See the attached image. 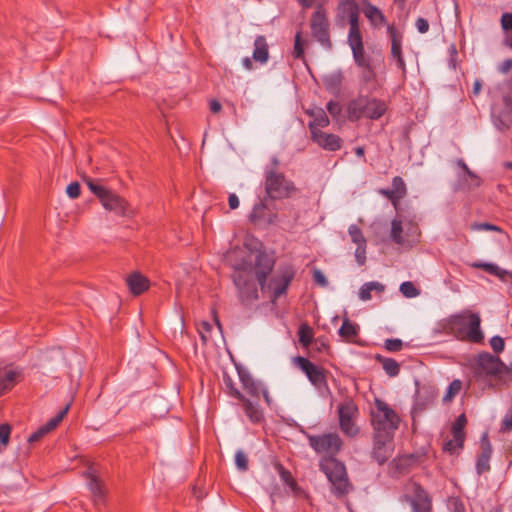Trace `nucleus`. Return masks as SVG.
<instances>
[{
	"instance_id": "nucleus-55",
	"label": "nucleus",
	"mask_w": 512,
	"mask_h": 512,
	"mask_svg": "<svg viewBox=\"0 0 512 512\" xmlns=\"http://www.w3.org/2000/svg\"><path fill=\"white\" fill-rule=\"evenodd\" d=\"M361 80L366 84L376 80V74L371 64L368 65V67H363V71L361 73Z\"/></svg>"
},
{
	"instance_id": "nucleus-38",
	"label": "nucleus",
	"mask_w": 512,
	"mask_h": 512,
	"mask_svg": "<svg viewBox=\"0 0 512 512\" xmlns=\"http://www.w3.org/2000/svg\"><path fill=\"white\" fill-rule=\"evenodd\" d=\"M501 26L502 29L506 32L504 44L507 47L512 48V13L505 12L502 14Z\"/></svg>"
},
{
	"instance_id": "nucleus-36",
	"label": "nucleus",
	"mask_w": 512,
	"mask_h": 512,
	"mask_svg": "<svg viewBox=\"0 0 512 512\" xmlns=\"http://www.w3.org/2000/svg\"><path fill=\"white\" fill-rule=\"evenodd\" d=\"M274 468L276 469V471L278 472L279 476H280V479L282 480V482L284 484H286L287 486H289L291 488L292 491L296 492L299 490V486L296 482V480L293 478L291 472L286 469L282 463L280 462H276L274 464Z\"/></svg>"
},
{
	"instance_id": "nucleus-44",
	"label": "nucleus",
	"mask_w": 512,
	"mask_h": 512,
	"mask_svg": "<svg viewBox=\"0 0 512 512\" xmlns=\"http://www.w3.org/2000/svg\"><path fill=\"white\" fill-rule=\"evenodd\" d=\"M402 232H403L402 221L399 219H393L391 222L390 237L394 243H396L398 245L404 244Z\"/></svg>"
},
{
	"instance_id": "nucleus-14",
	"label": "nucleus",
	"mask_w": 512,
	"mask_h": 512,
	"mask_svg": "<svg viewBox=\"0 0 512 512\" xmlns=\"http://www.w3.org/2000/svg\"><path fill=\"white\" fill-rule=\"evenodd\" d=\"M294 361L316 388L322 389L327 387L326 371L322 367L315 365L309 359L302 356H297Z\"/></svg>"
},
{
	"instance_id": "nucleus-3",
	"label": "nucleus",
	"mask_w": 512,
	"mask_h": 512,
	"mask_svg": "<svg viewBox=\"0 0 512 512\" xmlns=\"http://www.w3.org/2000/svg\"><path fill=\"white\" fill-rule=\"evenodd\" d=\"M371 424L374 434L394 436L400 418L398 414L383 400L375 398L374 409L371 410Z\"/></svg>"
},
{
	"instance_id": "nucleus-16",
	"label": "nucleus",
	"mask_w": 512,
	"mask_h": 512,
	"mask_svg": "<svg viewBox=\"0 0 512 512\" xmlns=\"http://www.w3.org/2000/svg\"><path fill=\"white\" fill-rule=\"evenodd\" d=\"M387 34L391 40V57L396 61L398 69L405 73L406 63L402 53L403 35L394 25L387 26Z\"/></svg>"
},
{
	"instance_id": "nucleus-6",
	"label": "nucleus",
	"mask_w": 512,
	"mask_h": 512,
	"mask_svg": "<svg viewBox=\"0 0 512 512\" xmlns=\"http://www.w3.org/2000/svg\"><path fill=\"white\" fill-rule=\"evenodd\" d=\"M232 279L237 288L240 302L243 305H251L259 299L258 288L250 271L244 267H236Z\"/></svg>"
},
{
	"instance_id": "nucleus-57",
	"label": "nucleus",
	"mask_w": 512,
	"mask_h": 512,
	"mask_svg": "<svg viewBox=\"0 0 512 512\" xmlns=\"http://www.w3.org/2000/svg\"><path fill=\"white\" fill-rule=\"evenodd\" d=\"M403 343L400 339L385 340L384 347L390 352H397L402 349Z\"/></svg>"
},
{
	"instance_id": "nucleus-9",
	"label": "nucleus",
	"mask_w": 512,
	"mask_h": 512,
	"mask_svg": "<svg viewBox=\"0 0 512 512\" xmlns=\"http://www.w3.org/2000/svg\"><path fill=\"white\" fill-rule=\"evenodd\" d=\"M296 271L291 264L280 266L277 273L267 280L266 290L270 292V300L275 303L287 290L295 277Z\"/></svg>"
},
{
	"instance_id": "nucleus-51",
	"label": "nucleus",
	"mask_w": 512,
	"mask_h": 512,
	"mask_svg": "<svg viewBox=\"0 0 512 512\" xmlns=\"http://www.w3.org/2000/svg\"><path fill=\"white\" fill-rule=\"evenodd\" d=\"M400 292L407 298H414L420 294V290L410 281H405L400 285Z\"/></svg>"
},
{
	"instance_id": "nucleus-29",
	"label": "nucleus",
	"mask_w": 512,
	"mask_h": 512,
	"mask_svg": "<svg viewBox=\"0 0 512 512\" xmlns=\"http://www.w3.org/2000/svg\"><path fill=\"white\" fill-rule=\"evenodd\" d=\"M88 487L93 496L94 502H103L105 497V488L103 482L95 475L92 470L86 472Z\"/></svg>"
},
{
	"instance_id": "nucleus-25",
	"label": "nucleus",
	"mask_w": 512,
	"mask_h": 512,
	"mask_svg": "<svg viewBox=\"0 0 512 512\" xmlns=\"http://www.w3.org/2000/svg\"><path fill=\"white\" fill-rule=\"evenodd\" d=\"M101 204L106 210L113 211L117 215H127L129 207L128 202L124 198L114 193L112 190L103 199Z\"/></svg>"
},
{
	"instance_id": "nucleus-62",
	"label": "nucleus",
	"mask_w": 512,
	"mask_h": 512,
	"mask_svg": "<svg viewBox=\"0 0 512 512\" xmlns=\"http://www.w3.org/2000/svg\"><path fill=\"white\" fill-rule=\"evenodd\" d=\"M46 434H48V432L45 430V428L43 426H41L39 429H37L35 432H33L29 438H28V442L29 443H34V442H37L39 441L42 437H44Z\"/></svg>"
},
{
	"instance_id": "nucleus-18",
	"label": "nucleus",
	"mask_w": 512,
	"mask_h": 512,
	"mask_svg": "<svg viewBox=\"0 0 512 512\" xmlns=\"http://www.w3.org/2000/svg\"><path fill=\"white\" fill-rule=\"evenodd\" d=\"M348 233L351 237V241L357 245L355 250V259L357 263L362 266L366 262V238L364 237L362 230L355 224L349 226Z\"/></svg>"
},
{
	"instance_id": "nucleus-11",
	"label": "nucleus",
	"mask_w": 512,
	"mask_h": 512,
	"mask_svg": "<svg viewBox=\"0 0 512 512\" xmlns=\"http://www.w3.org/2000/svg\"><path fill=\"white\" fill-rule=\"evenodd\" d=\"M357 413L358 407L352 400H347L338 406L340 429L349 437H354L359 432V429L354 422Z\"/></svg>"
},
{
	"instance_id": "nucleus-63",
	"label": "nucleus",
	"mask_w": 512,
	"mask_h": 512,
	"mask_svg": "<svg viewBox=\"0 0 512 512\" xmlns=\"http://www.w3.org/2000/svg\"><path fill=\"white\" fill-rule=\"evenodd\" d=\"M415 25H416L418 32L421 34H424V33L428 32V30H429V23L423 17H419L416 20Z\"/></svg>"
},
{
	"instance_id": "nucleus-49",
	"label": "nucleus",
	"mask_w": 512,
	"mask_h": 512,
	"mask_svg": "<svg viewBox=\"0 0 512 512\" xmlns=\"http://www.w3.org/2000/svg\"><path fill=\"white\" fill-rule=\"evenodd\" d=\"M462 388V382L458 379L453 380L446 391V394L443 397L444 402H450L452 399L459 394L460 390Z\"/></svg>"
},
{
	"instance_id": "nucleus-8",
	"label": "nucleus",
	"mask_w": 512,
	"mask_h": 512,
	"mask_svg": "<svg viewBox=\"0 0 512 512\" xmlns=\"http://www.w3.org/2000/svg\"><path fill=\"white\" fill-rule=\"evenodd\" d=\"M310 29L313 38L326 50L332 48L330 39V23L327 12L322 4L317 5L310 18Z\"/></svg>"
},
{
	"instance_id": "nucleus-28",
	"label": "nucleus",
	"mask_w": 512,
	"mask_h": 512,
	"mask_svg": "<svg viewBox=\"0 0 512 512\" xmlns=\"http://www.w3.org/2000/svg\"><path fill=\"white\" fill-rule=\"evenodd\" d=\"M22 373L20 370H5L0 372V397L10 390L20 381Z\"/></svg>"
},
{
	"instance_id": "nucleus-64",
	"label": "nucleus",
	"mask_w": 512,
	"mask_h": 512,
	"mask_svg": "<svg viewBox=\"0 0 512 512\" xmlns=\"http://www.w3.org/2000/svg\"><path fill=\"white\" fill-rule=\"evenodd\" d=\"M372 290L370 289V286L368 283H365L362 285L359 291V297L363 301L370 300L372 298L371 295Z\"/></svg>"
},
{
	"instance_id": "nucleus-34",
	"label": "nucleus",
	"mask_w": 512,
	"mask_h": 512,
	"mask_svg": "<svg viewBox=\"0 0 512 512\" xmlns=\"http://www.w3.org/2000/svg\"><path fill=\"white\" fill-rule=\"evenodd\" d=\"M364 15L366 18L370 21L371 25L375 28H379L386 24L387 20L385 15L382 13V11L368 3L364 8Z\"/></svg>"
},
{
	"instance_id": "nucleus-47",
	"label": "nucleus",
	"mask_w": 512,
	"mask_h": 512,
	"mask_svg": "<svg viewBox=\"0 0 512 512\" xmlns=\"http://www.w3.org/2000/svg\"><path fill=\"white\" fill-rule=\"evenodd\" d=\"M69 404L59 411L53 418H51L43 427L49 433L53 431L63 420L69 410Z\"/></svg>"
},
{
	"instance_id": "nucleus-7",
	"label": "nucleus",
	"mask_w": 512,
	"mask_h": 512,
	"mask_svg": "<svg viewBox=\"0 0 512 512\" xmlns=\"http://www.w3.org/2000/svg\"><path fill=\"white\" fill-rule=\"evenodd\" d=\"M306 436L309 446L317 453L324 454L323 457H335L341 451L343 440L336 432L312 435L303 432Z\"/></svg>"
},
{
	"instance_id": "nucleus-12",
	"label": "nucleus",
	"mask_w": 512,
	"mask_h": 512,
	"mask_svg": "<svg viewBox=\"0 0 512 512\" xmlns=\"http://www.w3.org/2000/svg\"><path fill=\"white\" fill-rule=\"evenodd\" d=\"M275 263L276 260L272 255H269L263 250L257 251L253 270L262 292L266 291L267 278L273 271Z\"/></svg>"
},
{
	"instance_id": "nucleus-20",
	"label": "nucleus",
	"mask_w": 512,
	"mask_h": 512,
	"mask_svg": "<svg viewBox=\"0 0 512 512\" xmlns=\"http://www.w3.org/2000/svg\"><path fill=\"white\" fill-rule=\"evenodd\" d=\"M311 139L324 150L338 151L342 147V139L336 134L313 130Z\"/></svg>"
},
{
	"instance_id": "nucleus-42",
	"label": "nucleus",
	"mask_w": 512,
	"mask_h": 512,
	"mask_svg": "<svg viewBox=\"0 0 512 512\" xmlns=\"http://www.w3.org/2000/svg\"><path fill=\"white\" fill-rule=\"evenodd\" d=\"M471 266L474 268L482 269L485 272L495 275L502 280L505 279V274H508L507 270L501 269L497 265L492 264V263H480L479 262V263H473Z\"/></svg>"
},
{
	"instance_id": "nucleus-22",
	"label": "nucleus",
	"mask_w": 512,
	"mask_h": 512,
	"mask_svg": "<svg viewBox=\"0 0 512 512\" xmlns=\"http://www.w3.org/2000/svg\"><path fill=\"white\" fill-rule=\"evenodd\" d=\"M239 401L245 415L252 424H261L264 421V412L259 405V400L244 396Z\"/></svg>"
},
{
	"instance_id": "nucleus-45",
	"label": "nucleus",
	"mask_w": 512,
	"mask_h": 512,
	"mask_svg": "<svg viewBox=\"0 0 512 512\" xmlns=\"http://www.w3.org/2000/svg\"><path fill=\"white\" fill-rule=\"evenodd\" d=\"M465 439L457 440L452 436V439H448L443 443V451L448 452L449 454H456L464 447Z\"/></svg>"
},
{
	"instance_id": "nucleus-31",
	"label": "nucleus",
	"mask_w": 512,
	"mask_h": 512,
	"mask_svg": "<svg viewBox=\"0 0 512 512\" xmlns=\"http://www.w3.org/2000/svg\"><path fill=\"white\" fill-rule=\"evenodd\" d=\"M435 399L436 393L434 390L422 387L417 390L414 407L419 411H423L427 406L433 404Z\"/></svg>"
},
{
	"instance_id": "nucleus-52",
	"label": "nucleus",
	"mask_w": 512,
	"mask_h": 512,
	"mask_svg": "<svg viewBox=\"0 0 512 512\" xmlns=\"http://www.w3.org/2000/svg\"><path fill=\"white\" fill-rule=\"evenodd\" d=\"M235 464L237 466V468L241 471H246L248 470V458L246 456V454L241 451V450H238L235 454Z\"/></svg>"
},
{
	"instance_id": "nucleus-19",
	"label": "nucleus",
	"mask_w": 512,
	"mask_h": 512,
	"mask_svg": "<svg viewBox=\"0 0 512 512\" xmlns=\"http://www.w3.org/2000/svg\"><path fill=\"white\" fill-rule=\"evenodd\" d=\"M473 312L464 310L461 313L453 314L447 319L445 329L453 333L457 339L463 341V336L466 331V326L469 321L468 314Z\"/></svg>"
},
{
	"instance_id": "nucleus-27",
	"label": "nucleus",
	"mask_w": 512,
	"mask_h": 512,
	"mask_svg": "<svg viewBox=\"0 0 512 512\" xmlns=\"http://www.w3.org/2000/svg\"><path fill=\"white\" fill-rule=\"evenodd\" d=\"M127 286L130 292L135 295H141L150 287V281L140 272H133L126 278Z\"/></svg>"
},
{
	"instance_id": "nucleus-35",
	"label": "nucleus",
	"mask_w": 512,
	"mask_h": 512,
	"mask_svg": "<svg viewBox=\"0 0 512 512\" xmlns=\"http://www.w3.org/2000/svg\"><path fill=\"white\" fill-rule=\"evenodd\" d=\"M309 114L313 117V121L309 123V130L311 134L313 130L321 131L319 127H327L330 123L326 112L322 108H319L316 111H312Z\"/></svg>"
},
{
	"instance_id": "nucleus-56",
	"label": "nucleus",
	"mask_w": 512,
	"mask_h": 512,
	"mask_svg": "<svg viewBox=\"0 0 512 512\" xmlns=\"http://www.w3.org/2000/svg\"><path fill=\"white\" fill-rule=\"evenodd\" d=\"M225 385L228 388L229 395L237 400H240L244 397V395L237 389L232 382V380L228 377L224 379Z\"/></svg>"
},
{
	"instance_id": "nucleus-60",
	"label": "nucleus",
	"mask_w": 512,
	"mask_h": 512,
	"mask_svg": "<svg viewBox=\"0 0 512 512\" xmlns=\"http://www.w3.org/2000/svg\"><path fill=\"white\" fill-rule=\"evenodd\" d=\"M11 434V427L9 424L0 425V443L7 445Z\"/></svg>"
},
{
	"instance_id": "nucleus-43",
	"label": "nucleus",
	"mask_w": 512,
	"mask_h": 512,
	"mask_svg": "<svg viewBox=\"0 0 512 512\" xmlns=\"http://www.w3.org/2000/svg\"><path fill=\"white\" fill-rule=\"evenodd\" d=\"M88 188L90 189V191L98 197V199L100 200V202L103 201V199L107 196V194L111 191L110 189L106 188L105 186L101 185L100 183H98L97 181L91 179V178H87L85 180Z\"/></svg>"
},
{
	"instance_id": "nucleus-23",
	"label": "nucleus",
	"mask_w": 512,
	"mask_h": 512,
	"mask_svg": "<svg viewBox=\"0 0 512 512\" xmlns=\"http://www.w3.org/2000/svg\"><path fill=\"white\" fill-rule=\"evenodd\" d=\"M348 44L352 50L353 58L357 66L363 68L370 65V60L365 56L362 33L348 36Z\"/></svg>"
},
{
	"instance_id": "nucleus-59",
	"label": "nucleus",
	"mask_w": 512,
	"mask_h": 512,
	"mask_svg": "<svg viewBox=\"0 0 512 512\" xmlns=\"http://www.w3.org/2000/svg\"><path fill=\"white\" fill-rule=\"evenodd\" d=\"M66 193L67 195L72 198V199H76L80 196L81 194V186L78 182H72L70 183L67 188H66Z\"/></svg>"
},
{
	"instance_id": "nucleus-30",
	"label": "nucleus",
	"mask_w": 512,
	"mask_h": 512,
	"mask_svg": "<svg viewBox=\"0 0 512 512\" xmlns=\"http://www.w3.org/2000/svg\"><path fill=\"white\" fill-rule=\"evenodd\" d=\"M344 80L343 73L341 71H335L327 74L323 77L322 82L324 88L333 95H338L341 90V86Z\"/></svg>"
},
{
	"instance_id": "nucleus-17",
	"label": "nucleus",
	"mask_w": 512,
	"mask_h": 512,
	"mask_svg": "<svg viewBox=\"0 0 512 512\" xmlns=\"http://www.w3.org/2000/svg\"><path fill=\"white\" fill-rule=\"evenodd\" d=\"M480 454L476 461V472L482 475L490 470V459L492 456V446L487 433L480 438Z\"/></svg>"
},
{
	"instance_id": "nucleus-54",
	"label": "nucleus",
	"mask_w": 512,
	"mask_h": 512,
	"mask_svg": "<svg viewBox=\"0 0 512 512\" xmlns=\"http://www.w3.org/2000/svg\"><path fill=\"white\" fill-rule=\"evenodd\" d=\"M501 431L502 432H510L512 431V405L506 412L505 416L501 422Z\"/></svg>"
},
{
	"instance_id": "nucleus-13",
	"label": "nucleus",
	"mask_w": 512,
	"mask_h": 512,
	"mask_svg": "<svg viewBox=\"0 0 512 512\" xmlns=\"http://www.w3.org/2000/svg\"><path fill=\"white\" fill-rule=\"evenodd\" d=\"M407 488L411 492L408 498L411 512H432V498L419 483L411 482Z\"/></svg>"
},
{
	"instance_id": "nucleus-61",
	"label": "nucleus",
	"mask_w": 512,
	"mask_h": 512,
	"mask_svg": "<svg viewBox=\"0 0 512 512\" xmlns=\"http://www.w3.org/2000/svg\"><path fill=\"white\" fill-rule=\"evenodd\" d=\"M379 193L381 195L385 196L393 204V206L395 208H397L399 201L397 199V196H395L392 188L391 189H386V188L379 189Z\"/></svg>"
},
{
	"instance_id": "nucleus-58",
	"label": "nucleus",
	"mask_w": 512,
	"mask_h": 512,
	"mask_svg": "<svg viewBox=\"0 0 512 512\" xmlns=\"http://www.w3.org/2000/svg\"><path fill=\"white\" fill-rule=\"evenodd\" d=\"M326 108H327L328 113L333 118H337L341 114V111H342V107H341L340 103L337 101H333V100H331L327 103Z\"/></svg>"
},
{
	"instance_id": "nucleus-48",
	"label": "nucleus",
	"mask_w": 512,
	"mask_h": 512,
	"mask_svg": "<svg viewBox=\"0 0 512 512\" xmlns=\"http://www.w3.org/2000/svg\"><path fill=\"white\" fill-rule=\"evenodd\" d=\"M471 230L473 231H479V230H486V231H494L498 233L504 234L507 238L509 235L500 227L488 222H475L471 224L470 226Z\"/></svg>"
},
{
	"instance_id": "nucleus-41",
	"label": "nucleus",
	"mask_w": 512,
	"mask_h": 512,
	"mask_svg": "<svg viewBox=\"0 0 512 512\" xmlns=\"http://www.w3.org/2000/svg\"><path fill=\"white\" fill-rule=\"evenodd\" d=\"M298 336L300 344L303 347H308L313 341L314 331L307 323H303L299 327Z\"/></svg>"
},
{
	"instance_id": "nucleus-2",
	"label": "nucleus",
	"mask_w": 512,
	"mask_h": 512,
	"mask_svg": "<svg viewBox=\"0 0 512 512\" xmlns=\"http://www.w3.org/2000/svg\"><path fill=\"white\" fill-rule=\"evenodd\" d=\"M320 470L326 475L336 496H344L352 490L345 465L335 457H321Z\"/></svg>"
},
{
	"instance_id": "nucleus-24",
	"label": "nucleus",
	"mask_w": 512,
	"mask_h": 512,
	"mask_svg": "<svg viewBox=\"0 0 512 512\" xmlns=\"http://www.w3.org/2000/svg\"><path fill=\"white\" fill-rule=\"evenodd\" d=\"M481 184V178L469 168L468 171L458 174V179L453 186V191H471L478 188Z\"/></svg>"
},
{
	"instance_id": "nucleus-50",
	"label": "nucleus",
	"mask_w": 512,
	"mask_h": 512,
	"mask_svg": "<svg viewBox=\"0 0 512 512\" xmlns=\"http://www.w3.org/2000/svg\"><path fill=\"white\" fill-rule=\"evenodd\" d=\"M304 44L305 42L302 40V34L300 31H298L295 35L294 40V48H293V57L296 59H302L304 58Z\"/></svg>"
},
{
	"instance_id": "nucleus-33",
	"label": "nucleus",
	"mask_w": 512,
	"mask_h": 512,
	"mask_svg": "<svg viewBox=\"0 0 512 512\" xmlns=\"http://www.w3.org/2000/svg\"><path fill=\"white\" fill-rule=\"evenodd\" d=\"M249 219L254 224L259 223L261 221H267L268 223L272 222L271 214L269 213V208L263 200H261L259 203H256L253 206Z\"/></svg>"
},
{
	"instance_id": "nucleus-53",
	"label": "nucleus",
	"mask_w": 512,
	"mask_h": 512,
	"mask_svg": "<svg viewBox=\"0 0 512 512\" xmlns=\"http://www.w3.org/2000/svg\"><path fill=\"white\" fill-rule=\"evenodd\" d=\"M490 346L496 354H499V353L503 352V350L505 348L504 339L498 335L493 336L490 339Z\"/></svg>"
},
{
	"instance_id": "nucleus-26",
	"label": "nucleus",
	"mask_w": 512,
	"mask_h": 512,
	"mask_svg": "<svg viewBox=\"0 0 512 512\" xmlns=\"http://www.w3.org/2000/svg\"><path fill=\"white\" fill-rule=\"evenodd\" d=\"M239 379L241 381L243 389L253 399H260L262 385L255 381L251 374L245 369H238Z\"/></svg>"
},
{
	"instance_id": "nucleus-37",
	"label": "nucleus",
	"mask_w": 512,
	"mask_h": 512,
	"mask_svg": "<svg viewBox=\"0 0 512 512\" xmlns=\"http://www.w3.org/2000/svg\"><path fill=\"white\" fill-rule=\"evenodd\" d=\"M376 360L382 364V368L390 377H396L400 372L399 363L393 358H387L381 355H376Z\"/></svg>"
},
{
	"instance_id": "nucleus-4",
	"label": "nucleus",
	"mask_w": 512,
	"mask_h": 512,
	"mask_svg": "<svg viewBox=\"0 0 512 512\" xmlns=\"http://www.w3.org/2000/svg\"><path fill=\"white\" fill-rule=\"evenodd\" d=\"M265 192L266 199L280 200L288 198L295 190L294 183L286 179L285 175L275 169L265 171Z\"/></svg>"
},
{
	"instance_id": "nucleus-15",
	"label": "nucleus",
	"mask_w": 512,
	"mask_h": 512,
	"mask_svg": "<svg viewBox=\"0 0 512 512\" xmlns=\"http://www.w3.org/2000/svg\"><path fill=\"white\" fill-rule=\"evenodd\" d=\"M393 437L389 435H373L371 457L379 464H385L393 454Z\"/></svg>"
},
{
	"instance_id": "nucleus-10",
	"label": "nucleus",
	"mask_w": 512,
	"mask_h": 512,
	"mask_svg": "<svg viewBox=\"0 0 512 512\" xmlns=\"http://www.w3.org/2000/svg\"><path fill=\"white\" fill-rule=\"evenodd\" d=\"M481 371L486 375L501 379V374L505 372L510 375L509 367L497 355L488 352H481L475 359V371Z\"/></svg>"
},
{
	"instance_id": "nucleus-39",
	"label": "nucleus",
	"mask_w": 512,
	"mask_h": 512,
	"mask_svg": "<svg viewBox=\"0 0 512 512\" xmlns=\"http://www.w3.org/2000/svg\"><path fill=\"white\" fill-rule=\"evenodd\" d=\"M339 334L344 339L351 341L358 335V325L346 318L339 329Z\"/></svg>"
},
{
	"instance_id": "nucleus-40",
	"label": "nucleus",
	"mask_w": 512,
	"mask_h": 512,
	"mask_svg": "<svg viewBox=\"0 0 512 512\" xmlns=\"http://www.w3.org/2000/svg\"><path fill=\"white\" fill-rule=\"evenodd\" d=\"M467 424V418L465 414H461L457 417V419L452 424L451 433L454 438H457V440H461L462 438H466L465 434V426Z\"/></svg>"
},
{
	"instance_id": "nucleus-5",
	"label": "nucleus",
	"mask_w": 512,
	"mask_h": 512,
	"mask_svg": "<svg viewBox=\"0 0 512 512\" xmlns=\"http://www.w3.org/2000/svg\"><path fill=\"white\" fill-rule=\"evenodd\" d=\"M359 16L360 8L356 0H341L337 5L335 23L341 28L349 24L348 36L361 34Z\"/></svg>"
},
{
	"instance_id": "nucleus-32",
	"label": "nucleus",
	"mask_w": 512,
	"mask_h": 512,
	"mask_svg": "<svg viewBox=\"0 0 512 512\" xmlns=\"http://www.w3.org/2000/svg\"><path fill=\"white\" fill-rule=\"evenodd\" d=\"M252 58L261 64H264L268 61L269 58V50L268 44L266 42V38L263 35H259L256 37L254 41V51L252 54Z\"/></svg>"
},
{
	"instance_id": "nucleus-46",
	"label": "nucleus",
	"mask_w": 512,
	"mask_h": 512,
	"mask_svg": "<svg viewBox=\"0 0 512 512\" xmlns=\"http://www.w3.org/2000/svg\"><path fill=\"white\" fill-rule=\"evenodd\" d=\"M392 190L395 196H397L398 201L406 196L407 187L404 180L400 176H395L392 179Z\"/></svg>"
},
{
	"instance_id": "nucleus-21",
	"label": "nucleus",
	"mask_w": 512,
	"mask_h": 512,
	"mask_svg": "<svg viewBox=\"0 0 512 512\" xmlns=\"http://www.w3.org/2000/svg\"><path fill=\"white\" fill-rule=\"evenodd\" d=\"M469 321L466 326V331L463 336V341H467L470 343H482L484 340V334L481 330V318L479 314L472 313L468 314Z\"/></svg>"
},
{
	"instance_id": "nucleus-1",
	"label": "nucleus",
	"mask_w": 512,
	"mask_h": 512,
	"mask_svg": "<svg viewBox=\"0 0 512 512\" xmlns=\"http://www.w3.org/2000/svg\"><path fill=\"white\" fill-rule=\"evenodd\" d=\"M387 109L388 106L384 100L359 94L349 101L347 114L350 121H358L362 118L378 120L384 116Z\"/></svg>"
}]
</instances>
